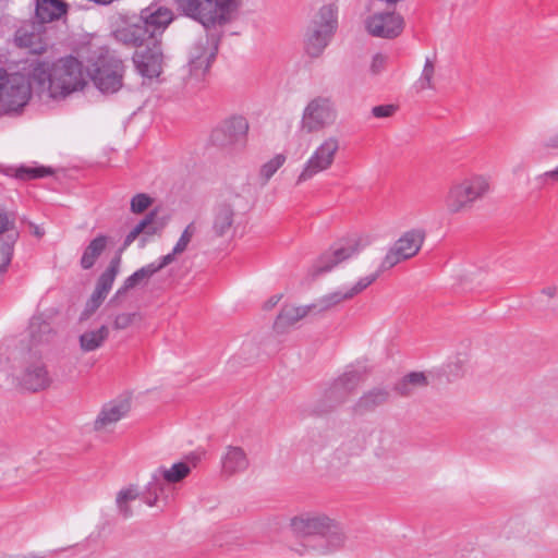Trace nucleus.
Wrapping results in <instances>:
<instances>
[{"mask_svg": "<svg viewBox=\"0 0 558 558\" xmlns=\"http://www.w3.org/2000/svg\"><path fill=\"white\" fill-rule=\"evenodd\" d=\"M29 75L38 93H47L53 99H64L87 85L83 62L73 56L52 63L34 61L29 63Z\"/></svg>", "mask_w": 558, "mask_h": 558, "instance_id": "1", "label": "nucleus"}, {"mask_svg": "<svg viewBox=\"0 0 558 558\" xmlns=\"http://www.w3.org/2000/svg\"><path fill=\"white\" fill-rule=\"evenodd\" d=\"M83 59L87 76L100 93L114 94L122 88L125 65L112 50L107 47H90Z\"/></svg>", "mask_w": 558, "mask_h": 558, "instance_id": "2", "label": "nucleus"}, {"mask_svg": "<svg viewBox=\"0 0 558 558\" xmlns=\"http://www.w3.org/2000/svg\"><path fill=\"white\" fill-rule=\"evenodd\" d=\"M490 192V177L482 173H471L451 182L445 195L444 205L450 215L466 213L477 202L487 197Z\"/></svg>", "mask_w": 558, "mask_h": 558, "instance_id": "3", "label": "nucleus"}, {"mask_svg": "<svg viewBox=\"0 0 558 558\" xmlns=\"http://www.w3.org/2000/svg\"><path fill=\"white\" fill-rule=\"evenodd\" d=\"M27 74L8 73L0 69V112L12 114L21 112L32 98V83Z\"/></svg>", "mask_w": 558, "mask_h": 558, "instance_id": "4", "label": "nucleus"}, {"mask_svg": "<svg viewBox=\"0 0 558 558\" xmlns=\"http://www.w3.org/2000/svg\"><path fill=\"white\" fill-rule=\"evenodd\" d=\"M178 8L205 27L222 25L235 9V0H174Z\"/></svg>", "mask_w": 558, "mask_h": 558, "instance_id": "5", "label": "nucleus"}, {"mask_svg": "<svg viewBox=\"0 0 558 558\" xmlns=\"http://www.w3.org/2000/svg\"><path fill=\"white\" fill-rule=\"evenodd\" d=\"M425 239L426 231L423 228H412L403 232L389 247L375 274H378L379 276L381 272L391 269L398 264L416 256L421 251Z\"/></svg>", "mask_w": 558, "mask_h": 558, "instance_id": "6", "label": "nucleus"}, {"mask_svg": "<svg viewBox=\"0 0 558 558\" xmlns=\"http://www.w3.org/2000/svg\"><path fill=\"white\" fill-rule=\"evenodd\" d=\"M340 150V138L337 135L326 136L313 150L299 173L295 184L311 181L319 173L328 171L335 163Z\"/></svg>", "mask_w": 558, "mask_h": 558, "instance_id": "7", "label": "nucleus"}, {"mask_svg": "<svg viewBox=\"0 0 558 558\" xmlns=\"http://www.w3.org/2000/svg\"><path fill=\"white\" fill-rule=\"evenodd\" d=\"M337 28V9L324 5L315 16L306 36L305 49L313 57H319L328 46Z\"/></svg>", "mask_w": 558, "mask_h": 558, "instance_id": "8", "label": "nucleus"}, {"mask_svg": "<svg viewBox=\"0 0 558 558\" xmlns=\"http://www.w3.org/2000/svg\"><path fill=\"white\" fill-rule=\"evenodd\" d=\"M173 19L172 11L165 7L150 5L141 11L140 23L132 27L134 45L142 47L147 40L154 41Z\"/></svg>", "mask_w": 558, "mask_h": 558, "instance_id": "9", "label": "nucleus"}, {"mask_svg": "<svg viewBox=\"0 0 558 558\" xmlns=\"http://www.w3.org/2000/svg\"><path fill=\"white\" fill-rule=\"evenodd\" d=\"M338 118V111L333 100L327 96H317L305 106L301 129L305 133H317L333 125Z\"/></svg>", "mask_w": 558, "mask_h": 558, "instance_id": "10", "label": "nucleus"}, {"mask_svg": "<svg viewBox=\"0 0 558 558\" xmlns=\"http://www.w3.org/2000/svg\"><path fill=\"white\" fill-rule=\"evenodd\" d=\"M366 245L367 241L361 235H352L339 241L316 260L313 266L314 275L332 270L338 264L357 255Z\"/></svg>", "mask_w": 558, "mask_h": 558, "instance_id": "11", "label": "nucleus"}, {"mask_svg": "<svg viewBox=\"0 0 558 558\" xmlns=\"http://www.w3.org/2000/svg\"><path fill=\"white\" fill-rule=\"evenodd\" d=\"M336 527L337 522L319 511H303L289 521L291 533L299 538L325 536Z\"/></svg>", "mask_w": 558, "mask_h": 558, "instance_id": "12", "label": "nucleus"}, {"mask_svg": "<svg viewBox=\"0 0 558 558\" xmlns=\"http://www.w3.org/2000/svg\"><path fill=\"white\" fill-rule=\"evenodd\" d=\"M250 124L242 116H232L223 120L210 134V142L222 148L244 147Z\"/></svg>", "mask_w": 558, "mask_h": 558, "instance_id": "13", "label": "nucleus"}, {"mask_svg": "<svg viewBox=\"0 0 558 558\" xmlns=\"http://www.w3.org/2000/svg\"><path fill=\"white\" fill-rule=\"evenodd\" d=\"M217 43L208 36L201 37L191 50L189 82H202L217 53Z\"/></svg>", "mask_w": 558, "mask_h": 558, "instance_id": "14", "label": "nucleus"}, {"mask_svg": "<svg viewBox=\"0 0 558 558\" xmlns=\"http://www.w3.org/2000/svg\"><path fill=\"white\" fill-rule=\"evenodd\" d=\"M369 436V427L349 435L333 451L332 462L339 468L351 464L353 459L361 457L368 448Z\"/></svg>", "mask_w": 558, "mask_h": 558, "instance_id": "15", "label": "nucleus"}, {"mask_svg": "<svg viewBox=\"0 0 558 558\" xmlns=\"http://www.w3.org/2000/svg\"><path fill=\"white\" fill-rule=\"evenodd\" d=\"M377 278L378 274L365 276L360 278L359 281L351 288H341L319 298L315 303L312 304L314 312H326L344 301L353 299L355 295L360 294L362 291L368 288L374 281H376Z\"/></svg>", "mask_w": 558, "mask_h": 558, "instance_id": "16", "label": "nucleus"}, {"mask_svg": "<svg viewBox=\"0 0 558 558\" xmlns=\"http://www.w3.org/2000/svg\"><path fill=\"white\" fill-rule=\"evenodd\" d=\"M403 26V17L396 12L375 13L365 21L368 34L379 38H396L402 33Z\"/></svg>", "mask_w": 558, "mask_h": 558, "instance_id": "17", "label": "nucleus"}, {"mask_svg": "<svg viewBox=\"0 0 558 558\" xmlns=\"http://www.w3.org/2000/svg\"><path fill=\"white\" fill-rule=\"evenodd\" d=\"M45 26L39 22H33L20 27L15 33V43L21 48H26L34 54H41L48 49L45 37Z\"/></svg>", "mask_w": 558, "mask_h": 558, "instance_id": "18", "label": "nucleus"}, {"mask_svg": "<svg viewBox=\"0 0 558 558\" xmlns=\"http://www.w3.org/2000/svg\"><path fill=\"white\" fill-rule=\"evenodd\" d=\"M131 410L128 399L113 400L106 403L94 422V429L99 433H110L116 424L125 417Z\"/></svg>", "mask_w": 558, "mask_h": 558, "instance_id": "19", "label": "nucleus"}, {"mask_svg": "<svg viewBox=\"0 0 558 558\" xmlns=\"http://www.w3.org/2000/svg\"><path fill=\"white\" fill-rule=\"evenodd\" d=\"M151 47L138 49L133 56L137 71L145 77H157L161 73L162 54L157 40L151 41Z\"/></svg>", "mask_w": 558, "mask_h": 558, "instance_id": "20", "label": "nucleus"}, {"mask_svg": "<svg viewBox=\"0 0 558 558\" xmlns=\"http://www.w3.org/2000/svg\"><path fill=\"white\" fill-rule=\"evenodd\" d=\"M363 380L360 371H349L339 376L326 391L332 407L343 403Z\"/></svg>", "mask_w": 558, "mask_h": 558, "instance_id": "21", "label": "nucleus"}, {"mask_svg": "<svg viewBox=\"0 0 558 558\" xmlns=\"http://www.w3.org/2000/svg\"><path fill=\"white\" fill-rule=\"evenodd\" d=\"M171 263L172 258L170 256H162L158 262L150 263L137 269L124 280L122 287L117 291L116 296L124 294L138 286H146L155 274Z\"/></svg>", "mask_w": 558, "mask_h": 558, "instance_id": "22", "label": "nucleus"}, {"mask_svg": "<svg viewBox=\"0 0 558 558\" xmlns=\"http://www.w3.org/2000/svg\"><path fill=\"white\" fill-rule=\"evenodd\" d=\"M430 384L429 374L413 371L400 377L393 384V391L401 398H410L426 389Z\"/></svg>", "mask_w": 558, "mask_h": 558, "instance_id": "23", "label": "nucleus"}, {"mask_svg": "<svg viewBox=\"0 0 558 558\" xmlns=\"http://www.w3.org/2000/svg\"><path fill=\"white\" fill-rule=\"evenodd\" d=\"M235 211L227 201H220L213 209L211 230L218 238L228 236L234 229Z\"/></svg>", "mask_w": 558, "mask_h": 558, "instance_id": "24", "label": "nucleus"}, {"mask_svg": "<svg viewBox=\"0 0 558 558\" xmlns=\"http://www.w3.org/2000/svg\"><path fill=\"white\" fill-rule=\"evenodd\" d=\"M156 213L151 211L144 219H142L125 236L124 242L120 251L128 248L140 235L141 246H145L147 238L159 233L162 230L161 223H156Z\"/></svg>", "mask_w": 558, "mask_h": 558, "instance_id": "25", "label": "nucleus"}, {"mask_svg": "<svg viewBox=\"0 0 558 558\" xmlns=\"http://www.w3.org/2000/svg\"><path fill=\"white\" fill-rule=\"evenodd\" d=\"M390 399V390L387 387H375L364 392L354 405V411L360 414L375 411L386 404Z\"/></svg>", "mask_w": 558, "mask_h": 558, "instance_id": "26", "label": "nucleus"}, {"mask_svg": "<svg viewBox=\"0 0 558 558\" xmlns=\"http://www.w3.org/2000/svg\"><path fill=\"white\" fill-rule=\"evenodd\" d=\"M368 448L373 449L378 460H389L395 457L392 437L383 429L369 427Z\"/></svg>", "mask_w": 558, "mask_h": 558, "instance_id": "27", "label": "nucleus"}, {"mask_svg": "<svg viewBox=\"0 0 558 558\" xmlns=\"http://www.w3.org/2000/svg\"><path fill=\"white\" fill-rule=\"evenodd\" d=\"M311 312H314L312 304L305 306L284 305L274 323V328L278 332H283Z\"/></svg>", "mask_w": 558, "mask_h": 558, "instance_id": "28", "label": "nucleus"}, {"mask_svg": "<svg viewBox=\"0 0 558 558\" xmlns=\"http://www.w3.org/2000/svg\"><path fill=\"white\" fill-rule=\"evenodd\" d=\"M68 11V4L62 0H36L35 19L40 24L59 20Z\"/></svg>", "mask_w": 558, "mask_h": 558, "instance_id": "29", "label": "nucleus"}, {"mask_svg": "<svg viewBox=\"0 0 558 558\" xmlns=\"http://www.w3.org/2000/svg\"><path fill=\"white\" fill-rule=\"evenodd\" d=\"M22 385L31 391L45 389L50 384V377L45 365L40 362L29 365L23 376Z\"/></svg>", "mask_w": 558, "mask_h": 558, "instance_id": "30", "label": "nucleus"}, {"mask_svg": "<svg viewBox=\"0 0 558 558\" xmlns=\"http://www.w3.org/2000/svg\"><path fill=\"white\" fill-rule=\"evenodd\" d=\"M248 466V459L244 450L240 447H228L221 458L222 473L233 475L244 472Z\"/></svg>", "mask_w": 558, "mask_h": 558, "instance_id": "31", "label": "nucleus"}, {"mask_svg": "<svg viewBox=\"0 0 558 558\" xmlns=\"http://www.w3.org/2000/svg\"><path fill=\"white\" fill-rule=\"evenodd\" d=\"M169 484L158 475L155 471L151 474L150 481L147 483L145 492L143 494V500L149 507L157 506L160 500L167 501Z\"/></svg>", "mask_w": 558, "mask_h": 558, "instance_id": "32", "label": "nucleus"}, {"mask_svg": "<svg viewBox=\"0 0 558 558\" xmlns=\"http://www.w3.org/2000/svg\"><path fill=\"white\" fill-rule=\"evenodd\" d=\"M108 244V238L100 234L93 239L89 244L85 247L83 255L80 260V265L83 269H90L98 257L104 253Z\"/></svg>", "mask_w": 558, "mask_h": 558, "instance_id": "33", "label": "nucleus"}, {"mask_svg": "<svg viewBox=\"0 0 558 558\" xmlns=\"http://www.w3.org/2000/svg\"><path fill=\"white\" fill-rule=\"evenodd\" d=\"M109 337V328L106 325L95 330H86L80 336V347L84 352L99 349Z\"/></svg>", "mask_w": 558, "mask_h": 558, "instance_id": "34", "label": "nucleus"}, {"mask_svg": "<svg viewBox=\"0 0 558 558\" xmlns=\"http://www.w3.org/2000/svg\"><path fill=\"white\" fill-rule=\"evenodd\" d=\"M156 471L167 484L171 485L184 480L190 474L191 468L185 462H178L170 468L160 466Z\"/></svg>", "mask_w": 558, "mask_h": 558, "instance_id": "35", "label": "nucleus"}, {"mask_svg": "<svg viewBox=\"0 0 558 558\" xmlns=\"http://www.w3.org/2000/svg\"><path fill=\"white\" fill-rule=\"evenodd\" d=\"M140 490L136 486H129L121 489L116 498V504L118 507L119 513L123 518H130L133 514V511L130 507L132 501H135L140 497Z\"/></svg>", "mask_w": 558, "mask_h": 558, "instance_id": "36", "label": "nucleus"}, {"mask_svg": "<svg viewBox=\"0 0 558 558\" xmlns=\"http://www.w3.org/2000/svg\"><path fill=\"white\" fill-rule=\"evenodd\" d=\"M28 331L34 343H41L50 340L52 329L49 323L36 316L31 319Z\"/></svg>", "mask_w": 558, "mask_h": 558, "instance_id": "37", "label": "nucleus"}, {"mask_svg": "<svg viewBox=\"0 0 558 558\" xmlns=\"http://www.w3.org/2000/svg\"><path fill=\"white\" fill-rule=\"evenodd\" d=\"M119 268L120 257H116L110 262L108 268L100 275L96 284V289L108 294L119 272Z\"/></svg>", "mask_w": 558, "mask_h": 558, "instance_id": "38", "label": "nucleus"}, {"mask_svg": "<svg viewBox=\"0 0 558 558\" xmlns=\"http://www.w3.org/2000/svg\"><path fill=\"white\" fill-rule=\"evenodd\" d=\"M19 236L17 232L7 235V241H0V274L4 272L13 256V246Z\"/></svg>", "mask_w": 558, "mask_h": 558, "instance_id": "39", "label": "nucleus"}, {"mask_svg": "<svg viewBox=\"0 0 558 558\" xmlns=\"http://www.w3.org/2000/svg\"><path fill=\"white\" fill-rule=\"evenodd\" d=\"M286 160V155L277 154L260 167L259 178L262 179L263 184H266L272 178V175L283 166Z\"/></svg>", "mask_w": 558, "mask_h": 558, "instance_id": "40", "label": "nucleus"}, {"mask_svg": "<svg viewBox=\"0 0 558 558\" xmlns=\"http://www.w3.org/2000/svg\"><path fill=\"white\" fill-rule=\"evenodd\" d=\"M434 75H435V64L429 58H426L422 74L417 81L418 89L420 90L434 89L435 88Z\"/></svg>", "mask_w": 558, "mask_h": 558, "instance_id": "41", "label": "nucleus"}, {"mask_svg": "<svg viewBox=\"0 0 558 558\" xmlns=\"http://www.w3.org/2000/svg\"><path fill=\"white\" fill-rule=\"evenodd\" d=\"M195 232H196V227L192 222L184 229L180 239L178 240L177 244L174 245L172 252L167 254L166 256H170L173 262L175 255L181 254L186 250V247H187L189 243L191 242Z\"/></svg>", "mask_w": 558, "mask_h": 558, "instance_id": "42", "label": "nucleus"}, {"mask_svg": "<svg viewBox=\"0 0 558 558\" xmlns=\"http://www.w3.org/2000/svg\"><path fill=\"white\" fill-rule=\"evenodd\" d=\"M51 171L47 168H25L22 167L17 170V178L23 180L43 178L50 174Z\"/></svg>", "mask_w": 558, "mask_h": 558, "instance_id": "43", "label": "nucleus"}, {"mask_svg": "<svg viewBox=\"0 0 558 558\" xmlns=\"http://www.w3.org/2000/svg\"><path fill=\"white\" fill-rule=\"evenodd\" d=\"M151 202L153 199L147 194H136L131 199V211L134 214H141L151 205Z\"/></svg>", "mask_w": 558, "mask_h": 558, "instance_id": "44", "label": "nucleus"}, {"mask_svg": "<svg viewBox=\"0 0 558 558\" xmlns=\"http://www.w3.org/2000/svg\"><path fill=\"white\" fill-rule=\"evenodd\" d=\"M9 232L12 234L15 231V216L12 213L0 211V234Z\"/></svg>", "mask_w": 558, "mask_h": 558, "instance_id": "45", "label": "nucleus"}, {"mask_svg": "<svg viewBox=\"0 0 558 558\" xmlns=\"http://www.w3.org/2000/svg\"><path fill=\"white\" fill-rule=\"evenodd\" d=\"M135 313H122L116 316L113 322L114 329L121 330L130 327L135 318Z\"/></svg>", "mask_w": 558, "mask_h": 558, "instance_id": "46", "label": "nucleus"}, {"mask_svg": "<svg viewBox=\"0 0 558 558\" xmlns=\"http://www.w3.org/2000/svg\"><path fill=\"white\" fill-rule=\"evenodd\" d=\"M106 296L107 293L95 288V291L93 292L89 301L87 302V311L90 313L96 311L100 306L102 301L106 299Z\"/></svg>", "mask_w": 558, "mask_h": 558, "instance_id": "47", "label": "nucleus"}, {"mask_svg": "<svg viewBox=\"0 0 558 558\" xmlns=\"http://www.w3.org/2000/svg\"><path fill=\"white\" fill-rule=\"evenodd\" d=\"M397 110V107L395 105H380L375 106L372 109V113L376 118H388L391 117Z\"/></svg>", "mask_w": 558, "mask_h": 558, "instance_id": "48", "label": "nucleus"}, {"mask_svg": "<svg viewBox=\"0 0 558 558\" xmlns=\"http://www.w3.org/2000/svg\"><path fill=\"white\" fill-rule=\"evenodd\" d=\"M387 57L383 53H376L371 63V72L373 74H379L386 66Z\"/></svg>", "mask_w": 558, "mask_h": 558, "instance_id": "49", "label": "nucleus"}, {"mask_svg": "<svg viewBox=\"0 0 558 558\" xmlns=\"http://www.w3.org/2000/svg\"><path fill=\"white\" fill-rule=\"evenodd\" d=\"M536 180L543 184H546L548 181L558 182V166L554 170H549L537 175Z\"/></svg>", "mask_w": 558, "mask_h": 558, "instance_id": "50", "label": "nucleus"}, {"mask_svg": "<svg viewBox=\"0 0 558 558\" xmlns=\"http://www.w3.org/2000/svg\"><path fill=\"white\" fill-rule=\"evenodd\" d=\"M543 147L548 150H558V131L543 142Z\"/></svg>", "mask_w": 558, "mask_h": 558, "instance_id": "51", "label": "nucleus"}, {"mask_svg": "<svg viewBox=\"0 0 558 558\" xmlns=\"http://www.w3.org/2000/svg\"><path fill=\"white\" fill-rule=\"evenodd\" d=\"M282 295L281 294H275L272 296H270L265 303H264V310L266 311H269L271 308H274L278 303L279 301L281 300Z\"/></svg>", "mask_w": 558, "mask_h": 558, "instance_id": "52", "label": "nucleus"}, {"mask_svg": "<svg viewBox=\"0 0 558 558\" xmlns=\"http://www.w3.org/2000/svg\"><path fill=\"white\" fill-rule=\"evenodd\" d=\"M542 293L548 298H554L557 294V288L554 286L546 287L542 290Z\"/></svg>", "mask_w": 558, "mask_h": 558, "instance_id": "53", "label": "nucleus"}]
</instances>
